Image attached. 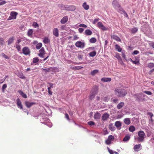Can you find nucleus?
Here are the masks:
<instances>
[{
	"mask_svg": "<svg viewBox=\"0 0 154 154\" xmlns=\"http://www.w3.org/2000/svg\"><path fill=\"white\" fill-rule=\"evenodd\" d=\"M137 134L138 137L136 138L137 141L139 142H143L146 136L144 132L143 131H140L138 132Z\"/></svg>",
	"mask_w": 154,
	"mask_h": 154,
	"instance_id": "1",
	"label": "nucleus"
},
{
	"mask_svg": "<svg viewBox=\"0 0 154 154\" xmlns=\"http://www.w3.org/2000/svg\"><path fill=\"white\" fill-rule=\"evenodd\" d=\"M115 92L116 94L120 97H123L127 94V92L124 89H116L115 90Z\"/></svg>",
	"mask_w": 154,
	"mask_h": 154,
	"instance_id": "2",
	"label": "nucleus"
},
{
	"mask_svg": "<svg viewBox=\"0 0 154 154\" xmlns=\"http://www.w3.org/2000/svg\"><path fill=\"white\" fill-rule=\"evenodd\" d=\"M114 139V137L112 135H109L108 138L105 141V143L107 145H110L111 143V141H113Z\"/></svg>",
	"mask_w": 154,
	"mask_h": 154,
	"instance_id": "3",
	"label": "nucleus"
},
{
	"mask_svg": "<svg viewBox=\"0 0 154 154\" xmlns=\"http://www.w3.org/2000/svg\"><path fill=\"white\" fill-rule=\"evenodd\" d=\"M18 14L17 12L14 11H11L10 13V16L8 18V20L15 19L16 16Z\"/></svg>",
	"mask_w": 154,
	"mask_h": 154,
	"instance_id": "4",
	"label": "nucleus"
},
{
	"mask_svg": "<svg viewBox=\"0 0 154 154\" xmlns=\"http://www.w3.org/2000/svg\"><path fill=\"white\" fill-rule=\"evenodd\" d=\"M22 53L25 55L30 54V51L29 48L27 47L23 48L22 50Z\"/></svg>",
	"mask_w": 154,
	"mask_h": 154,
	"instance_id": "5",
	"label": "nucleus"
},
{
	"mask_svg": "<svg viewBox=\"0 0 154 154\" xmlns=\"http://www.w3.org/2000/svg\"><path fill=\"white\" fill-rule=\"evenodd\" d=\"M75 45L77 47L83 48L85 46V43L84 42H82L80 41H78L75 43Z\"/></svg>",
	"mask_w": 154,
	"mask_h": 154,
	"instance_id": "6",
	"label": "nucleus"
},
{
	"mask_svg": "<svg viewBox=\"0 0 154 154\" xmlns=\"http://www.w3.org/2000/svg\"><path fill=\"white\" fill-rule=\"evenodd\" d=\"M38 56L41 58L44 57V55L45 54V51L44 48H42L39 51Z\"/></svg>",
	"mask_w": 154,
	"mask_h": 154,
	"instance_id": "7",
	"label": "nucleus"
},
{
	"mask_svg": "<svg viewBox=\"0 0 154 154\" xmlns=\"http://www.w3.org/2000/svg\"><path fill=\"white\" fill-rule=\"evenodd\" d=\"M112 4L113 7L115 9H117V8H119L120 7V5L117 0H113Z\"/></svg>",
	"mask_w": 154,
	"mask_h": 154,
	"instance_id": "8",
	"label": "nucleus"
},
{
	"mask_svg": "<svg viewBox=\"0 0 154 154\" xmlns=\"http://www.w3.org/2000/svg\"><path fill=\"white\" fill-rule=\"evenodd\" d=\"M98 87L96 85H94L93 86L91 92L97 94L98 93Z\"/></svg>",
	"mask_w": 154,
	"mask_h": 154,
	"instance_id": "9",
	"label": "nucleus"
},
{
	"mask_svg": "<svg viewBox=\"0 0 154 154\" xmlns=\"http://www.w3.org/2000/svg\"><path fill=\"white\" fill-rule=\"evenodd\" d=\"M97 25L99 28L103 31H106L107 30V29L103 26L102 23L100 22H98Z\"/></svg>",
	"mask_w": 154,
	"mask_h": 154,
	"instance_id": "10",
	"label": "nucleus"
},
{
	"mask_svg": "<svg viewBox=\"0 0 154 154\" xmlns=\"http://www.w3.org/2000/svg\"><path fill=\"white\" fill-rule=\"evenodd\" d=\"M109 115L107 113H104L102 117V120L103 121H106L109 118Z\"/></svg>",
	"mask_w": 154,
	"mask_h": 154,
	"instance_id": "11",
	"label": "nucleus"
},
{
	"mask_svg": "<svg viewBox=\"0 0 154 154\" xmlns=\"http://www.w3.org/2000/svg\"><path fill=\"white\" fill-rule=\"evenodd\" d=\"M52 69L53 70H58V69L57 67H54L52 68V67H50L46 69H42L45 71L46 72H49L51 71V69Z\"/></svg>",
	"mask_w": 154,
	"mask_h": 154,
	"instance_id": "12",
	"label": "nucleus"
},
{
	"mask_svg": "<svg viewBox=\"0 0 154 154\" xmlns=\"http://www.w3.org/2000/svg\"><path fill=\"white\" fill-rule=\"evenodd\" d=\"M16 101L17 102V104L18 107L20 108V109H23V105L20 99L18 98L17 99Z\"/></svg>",
	"mask_w": 154,
	"mask_h": 154,
	"instance_id": "13",
	"label": "nucleus"
},
{
	"mask_svg": "<svg viewBox=\"0 0 154 154\" xmlns=\"http://www.w3.org/2000/svg\"><path fill=\"white\" fill-rule=\"evenodd\" d=\"M53 35L56 37H58L59 36V31L57 28H54L53 30Z\"/></svg>",
	"mask_w": 154,
	"mask_h": 154,
	"instance_id": "14",
	"label": "nucleus"
},
{
	"mask_svg": "<svg viewBox=\"0 0 154 154\" xmlns=\"http://www.w3.org/2000/svg\"><path fill=\"white\" fill-rule=\"evenodd\" d=\"M68 18L67 16H65L63 17L60 20V23L62 24H65L66 23L68 20Z\"/></svg>",
	"mask_w": 154,
	"mask_h": 154,
	"instance_id": "15",
	"label": "nucleus"
},
{
	"mask_svg": "<svg viewBox=\"0 0 154 154\" xmlns=\"http://www.w3.org/2000/svg\"><path fill=\"white\" fill-rule=\"evenodd\" d=\"M35 104V103L33 102H29L28 101H26L25 102V105L28 108H30L33 105Z\"/></svg>",
	"mask_w": 154,
	"mask_h": 154,
	"instance_id": "16",
	"label": "nucleus"
},
{
	"mask_svg": "<svg viewBox=\"0 0 154 154\" xmlns=\"http://www.w3.org/2000/svg\"><path fill=\"white\" fill-rule=\"evenodd\" d=\"M14 36L11 37L10 38L8 41V45H10L12 44L14 42Z\"/></svg>",
	"mask_w": 154,
	"mask_h": 154,
	"instance_id": "17",
	"label": "nucleus"
},
{
	"mask_svg": "<svg viewBox=\"0 0 154 154\" xmlns=\"http://www.w3.org/2000/svg\"><path fill=\"white\" fill-rule=\"evenodd\" d=\"M112 38L116 40L117 41L121 42V40L120 38L118 36L115 35H113L111 36Z\"/></svg>",
	"mask_w": 154,
	"mask_h": 154,
	"instance_id": "18",
	"label": "nucleus"
},
{
	"mask_svg": "<svg viewBox=\"0 0 154 154\" xmlns=\"http://www.w3.org/2000/svg\"><path fill=\"white\" fill-rule=\"evenodd\" d=\"M115 125L117 128H119V129H121L120 127L122 126V124L120 121H117L115 122Z\"/></svg>",
	"mask_w": 154,
	"mask_h": 154,
	"instance_id": "19",
	"label": "nucleus"
},
{
	"mask_svg": "<svg viewBox=\"0 0 154 154\" xmlns=\"http://www.w3.org/2000/svg\"><path fill=\"white\" fill-rule=\"evenodd\" d=\"M125 105V103L123 102H121L119 103L117 106V108L119 109L122 108Z\"/></svg>",
	"mask_w": 154,
	"mask_h": 154,
	"instance_id": "20",
	"label": "nucleus"
},
{
	"mask_svg": "<svg viewBox=\"0 0 154 154\" xmlns=\"http://www.w3.org/2000/svg\"><path fill=\"white\" fill-rule=\"evenodd\" d=\"M141 146V145L140 144L135 145L134 147V149L135 151H138L139 150V149Z\"/></svg>",
	"mask_w": 154,
	"mask_h": 154,
	"instance_id": "21",
	"label": "nucleus"
},
{
	"mask_svg": "<svg viewBox=\"0 0 154 154\" xmlns=\"http://www.w3.org/2000/svg\"><path fill=\"white\" fill-rule=\"evenodd\" d=\"M101 81L103 82H110L111 80V79L110 78H105L104 77L103 78L101 79Z\"/></svg>",
	"mask_w": 154,
	"mask_h": 154,
	"instance_id": "22",
	"label": "nucleus"
},
{
	"mask_svg": "<svg viewBox=\"0 0 154 154\" xmlns=\"http://www.w3.org/2000/svg\"><path fill=\"white\" fill-rule=\"evenodd\" d=\"M100 114L99 112H97L94 114V119H97L100 118Z\"/></svg>",
	"mask_w": 154,
	"mask_h": 154,
	"instance_id": "23",
	"label": "nucleus"
},
{
	"mask_svg": "<svg viewBox=\"0 0 154 154\" xmlns=\"http://www.w3.org/2000/svg\"><path fill=\"white\" fill-rule=\"evenodd\" d=\"M124 122L126 125H129L131 123L130 119L129 118H125L124 119Z\"/></svg>",
	"mask_w": 154,
	"mask_h": 154,
	"instance_id": "24",
	"label": "nucleus"
},
{
	"mask_svg": "<svg viewBox=\"0 0 154 154\" xmlns=\"http://www.w3.org/2000/svg\"><path fill=\"white\" fill-rule=\"evenodd\" d=\"M109 128L111 131H113L115 130V128L113 125V124L111 123L109 125Z\"/></svg>",
	"mask_w": 154,
	"mask_h": 154,
	"instance_id": "25",
	"label": "nucleus"
},
{
	"mask_svg": "<svg viewBox=\"0 0 154 154\" xmlns=\"http://www.w3.org/2000/svg\"><path fill=\"white\" fill-rule=\"evenodd\" d=\"M82 6L85 10H88L89 8V5H87L86 2H85L83 4Z\"/></svg>",
	"mask_w": 154,
	"mask_h": 154,
	"instance_id": "26",
	"label": "nucleus"
},
{
	"mask_svg": "<svg viewBox=\"0 0 154 154\" xmlns=\"http://www.w3.org/2000/svg\"><path fill=\"white\" fill-rule=\"evenodd\" d=\"M85 33L86 35H91L92 33L91 31L89 29H88L85 30Z\"/></svg>",
	"mask_w": 154,
	"mask_h": 154,
	"instance_id": "27",
	"label": "nucleus"
},
{
	"mask_svg": "<svg viewBox=\"0 0 154 154\" xmlns=\"http://www.w3.org/2000/svg\"><path fill=\"white\" fill-rule=\"evenodd\" d=\"M130 136L128 134L126 135L123 139V141L125 142L128 141L130 139Z\"/></svg>",
	"mask_w": 154,
	"mask_h": 154,
	"instance_id": "28",
	"label": "nucleus"
},
{
	"mask_svg": "<svg viewBox=\"0 0 154 154\" xmlns=\"http://www.w3.org/2000/svg\"><path fill=\"white\" fill-rule=\"evenodd\" d=\"M33 33V30L32 29H29L27 33V35L29 37H32Z\"/></svg>",
	"mask_w": 154,
	"mask_h": 154,
	"instance_id": "29",
	"label": "nucleus"
},
{
	"mask_svg": "<svg viewBox=\"0 0 154 154\" xmlns=\"http://www.w3.org/2000/svg\"><path fill=\"white\" fill-rule=\"evenodd\" d=\"M43 41L45 44H47L50 42V40L48 37H45L44 38Z\"/></svg>",
	"mask_w": 154,
	"mask_h": 154,
	"instance_id": "30",
	"label": "nucleus"
},
{
	"mask_svg": "<svg viewBox=\"0 0 154 154\" xmlns=\"http://www.w3.org/2000/svg\"><path fill=\"white\" fill-rule=\"evenodd\" d=\"M117 9H118V12L120 13L121 14H123L124 13L125 11L120 6L119 8H117Z\"/></svg>",
	"mask_w": 154,
	"mask_h": 154,
	"instance_id": "31",
	"label": "nucleus"
},
{
	"mask_svg": "<svg viewBox=\"0 0 154 154\" xmlns=\"http://www.w3.org/2000/svg\"><path fill=\"white\" fill-rule=\"evenodd\" d=\"M115 49L117 50L118 52H120L121 51L122 49L117 44L115 45Z\"/></svg>",
	"mask_w": 154,
	"mask_h": 154,
	"instance_id": "32",
	"label": "nucleus"
},
{
	"mask_svg": "<svg viewBox=\"0 0 154 154\" xmlns=\"http://www.w3.org/2000/svg\"><path fill=\"white\" fill-rule=\"evenodd\" d=\"M135 127L132 125L130 126L129 128V131L131 132H133L135 131Z\"/></svg>",
	"mask_w": 154,
	"mask_h": 154,
	"instance_id": "33",
	"label": "nucleus"
},
{
	"mask_svg": "<svg viewBox=\"0 0 154 154\" xmlns=\"http://www.w3.org/2000/svg\"><path fill=\"white\" fill-rule=\"evenodd\" d=\"M18 76L19 77L22 79H25L26 78L23 74L22 72L19 73L18 74Z\"/></svg>",
	"mask_w": 154,
	"mask_h": 154,
	"instance_id": "34",
	"label": "nucleus"
},
{
	"mask_svg": "<svg viewBox=\"0 0 154 154\" xmlns=\"http://www.w3.org/2000/svg\"><path fill=\"white\" fill-rule=\"evenodd\" d=\"M42 46V44L41 43H38L36 46V48L38 50L40 49Z\"/></svg>",
	"mask_w": 154,
	"mask_h": 154,
	"instance_id": "35",
	"label": "nucleus"
},
{
	"mask_svg": "<svg viewBox=\"0 0 154 154\" xmlns=\"http://www.w3.org/2000/svg\"><path fill=\"white\" fill-rule=\"evenodd\" d=\"M96 95V94L91 92V94L89 96V98L91 100H93L94 97Z\"/></svg>",
	"mask_w": 154,
	"mask_h": 154,
	"instance_id": "36",
	"label": "nucleus"
},
{
	"mask_svg": "<svg viewBox=\"0 0 154 154\" xmlns=\"http://www.w3.org/2000/svg\"><path fill=\"white\" fill-rule=\"evenodd\" d=\"M96 54V52L95 51H93L89 53L90 56L91 57H94L95 56Z\"/></svg>",
	"mask_w": 154,
	"mask_h": 154,
	"instance_id": "37",
	"label": "nucleus"
},
{
	"mask_svg": "<svg viewBox=\"0 0 154 154\" xmlns=\"http://www.w3.org/2000/svg\"><path fill=\"white\" fill-rule=\"evenodd\" d=\"M97 41L96 39L95 38H92L90 40V42L91 43H94Z\"/></svg>",
	"mask_w": 154,
	"mask_h": 154,
	"instance_id": "38",
	"label": "nucleus"
},
{
	"mask_svg": "<svg viewBox=\"0 0 154 154\" xmlns=\"http://www.w3.org/2000/svg\"><path fill=\"white\" fill-rule=\"evenodd\" d=\"M99 72V70L97 69H95L94 70H93L91 72V74L92 75H95V74Z\"/></svg>",
	"mask_w": 154,
	"mask_h": 154,
	"instance_id": "39",
	"label": "nucleus"
},
{
	"mask_svg": "<svg viewBox=\"0 0 154 154\" xmlns=\"http://www.w3.org/2000/svg\"><path fill=\"white\" fill-rule=\"evenodd\" d=\"M82 68V67H81L80 66H74L72 67L71 69H74L75 70H78V69H81V68Z\"/></svg>",
	"mask_w": 154,
	"mask_h": 154,
	"instance_id": "40",
	"label": "nucleus"
},
{
	"mask_svg": "<svg viewBox=\"0 0 154 154\" xmlns=\"http://www.w3.org/2000/svg\"><path fill=\"white\" fill-rule=\"evenodd\" d=\"M148 67L150 68L154 67V63H150L148 64Z\"/></svg>",
	"mask_w": 154,
	"mask_h": 154,
	"instance_id": "41",
	"label": "nucleus"
},
{
	"mask_svg": "<svg viewBox=\"0 0 154 154\" xmlns=\"http://www.w3.org/2000/svg\"><path fill=\"white\" fill-rule=\"evenodd\" d=\"M39 61V59L38 57L34 58L33 59V62L34 63H36Z\"/></svg>",
	"mask_w": 154,
	"mask_h": 154,
	"instance_id": "42",
	"label": "nucleus"
},
{
	"mask_svg": "<svg viewBox=\"0 0 154 154\" xmlns=\"http://www.w3.org/2000/svg\"><path fill=\"white\" fill-rule=\"evenodd\" d=\"M16 47L17 50L18 51H21V47L20 45L19 44H16Z\"/></svg>",
	"mask_w": 154,
	"mask_h": 154,
	"instance_id": "43",
	"label": "nucleus"
},
{
	"mask_svg": "<svg viewBox=\"0 0 154 154\" xmlns=\"http://www.w3.org/2000/svg\"><path fill=\"white\" fill-rule=\"evenodd\" d=\"M132 63L134 64H139V60L138 59H136V60H133Z\"/></svg>",
	"mask_w": 154,
	"mask_h": 154,
	"instance_id": "44",
	"label": "nucleus"
},
{
	"mask_svg": "<svg viewBox=\"0 0 154 154\" xmlns=\"http://www.w3.org/2000/svg\"><path fill=\"white\" fill-rule=\"evenodd\" d=\"M20 94L23 98H26L27 97L25 93H23V92L21 91V92L20 93Z\"/></svg>",
	"mask_w": 154,
	"mask_h": 154,
	"instance_id": "45",
	"label": "nucleus"
},
{
	"mask_svg": "<svg viewBox=\"0 0 154 154\" xmlns=\"http://www.w3.org/2000/svg\"><path fill=\"white\" fill-rule=\"evenodd\" d=\"M138 30V29L137 28H134L131 29V31L133 33H135Z\"/></svg>",
	"mask_w": 154,
	"mask_h": 154,
	"instance_id": "46",
	"label": "nucleus"
},
{
	"mask_svg": "<svg viewBox=\"0 0 154 154\" xmlns=\"http://www.w3.org/2000/svg\"><path fill=\"white\" fill-rule=\"evenodd\" d=\"M148 44L151 47L154 48V42L152 41L150 42Z\"/></svg>",
	"mask_w": 154,
	"mask_h": 154,
	"instance_id": "47",
	"label": "nucleus"
},
{
	"mask_svg": "<svg viewBox=\"0 0 154 154\" xmlns=\"http://www.w3.org/2000/svg\"><path fill=\"white\" fill-rule=\"evenodd\" d=\"M48 84L50 86L49 87H48V90H51V88H52L53 84L49 82L48 83Z\"/></svg>",
	"mask_w": 154,
	"mask_h": 154,
	"instance_id": "48",
	"label": "nucleus"
},
{
	"mask_svg": "<svg viewBox=\"0 0 154 154\" xmlns=\"http://www.w3.org/2000/svg\"><path fill=\"white\" fill-rule=\"evenodd\" d=\"M143 92L148 95H151L152 94V92L149 91H144Z\"/></svg>",
	"mask_w": 154,
	"mask_h": 154,
	"instance_id": "49",
	"label": "nucleus"
},
{
	"mask_svg": "<svg viewBox=\"0 0 154 154\" xmlns=\"http://www.w3.org/2000/svg\"><path fill=\"white\" fill-rule=\"evenodd\" d=\"M90 126H92L95 125V122L93 121H89L87 123Z\"/></svg>",
	"mask_w": 154,
	"mask_h": 154,
	"instance_id": "50",
	"label": "nucleus"
},
{
	"mask_svg": "<svg viewBox=\"0 0 154 154\" xmlns=\"http://www.w3.org/2000/svg\"><path fill=\"white\" fill-rule=\"evenodd\" d=\"M109 97H106L103 98V100L105 102H108L109 100Z\"/></svg>",
	"mask_w": 154,
	"mask_h": 154,
	"instance_id": "51",
	"label": "nucleus"
},
{
	"mask_svg": "<svg viewBox=\"0 0 154 154\" xmlns=\"http://www.w3.org/2000/svg\"><path fill=\"white\" fill-rule=\"evenodd\" d=\"M32 26L34 28H35L37 27H38L39 26L38 25L36 22H34L33 23Z\"/></svg>",
	"mask_w": 154,
	"mask_h": 154,
	"instance_id": "52",
	"label": "nucleus"
},
{
	"mask_svg": "<svg viewBox=\"0 0 154 154\" xmlns=\"http://www.w3.org/2000/svg\"><path fill=\"white\" fill-rule=\"evenodd\" d=\"M115 57L117 58L119 60H121V57L119 55V54H116Z\"/></svg>",
	"mask_w": 154,
	"mask_h": 154,
	"instance_id": "53",
	"label": "nucleus"
},
{
	"mask_svg": "<svg viewBox=\"0 0 154 154\" xmlns=\"http://www.w3.org/2000/svg\"><path fill=\"white\" fill-rule=\"evenodd\" d=\"M65 118H66L67 120L69 121L70 119L69 118V116L67 113L65 114Z\"/></svg>",
	"mask_w": 154,
	"mask_h": 154,
	"instance_id": "54",
	"label": "nucleus"
},
{
	"mask_svg": "<svg viewBox=\"0 0 154 154\" xmlns=\"http://www.w3.org/2000/svg\"><path fill=\"white\" fill-rule=\"evenodd\" d=\"M118 102V99L116 98L112 100V102L114 103H117Z\"/></svg>",
	"mask_w": 154,
	"mask_h": 154,
	"instance_id": "55",
	"label": "nucleus"
},
{
	"mask_svg": "<svg viewBox=\"0 0 154 154\" xmlns=\"http://www.w3.org/2000/svg\"><path fill=\"white\" fill-rule=\"evenodd\" d=\"M79 26L80 27H83L84 28H86L87 27V26L84 24H80L79 25Z\"/></svg>",
	"mask_w": 154,
	"mask_h": 154,
	"instance_id": "56",
	"label": "nucleus"
},
{
	"mask_svg": "<svg viewBox=\"0 0 154 154\" xmlns=\"http://www.w3.org/2000/svg\"><path fill=\"white\" fill-rule=\"evenodd\" d=\"M108 149L110 154H113V152L112 150L110 149L108 147Z\"/></svg>",
	"mask_w": 154,
	"mask_h": 154,
	"instance_id": "57",
	"label": "nucleus"
},
{
	"mask_svg": "<svg viewBox=\"0 0 154 154\" xmlns=\"http://www.w3.org/2000/svg\"><path fill=\"white\" fill-rule=\"evenodd\" d=\"M7 87V85L6 84H4L2 87V89L4 90Z\"/></svg>",
	"mask_w": 154,
	"mask_h": 154,
	"instance_id": "58",
	"label": "nucleus"
},
{
	"mask_svg": "<svg viewBox=\"0 0 154 154\" xmlns=\"http://www.w3.org/2000/svg\"><path fill=\"white\" fill-rule=\"evenodd\" d=\"M80 33H82L84 30L82 28H79L78 29Z\"/></svg>",
	"mask_w": 154,
	"mask_h": 154,
	"instance_id": "59",
	"label": "nucleus"
},
{
	"mask_svg": "<svg viewBox=\"0 0 154 154\" xmlns=\"http://www.w3.org/2000/svg\"><path fill=\"white\" fill-rule=\"evenodd\" d=\"M139 53V51L137 50H135L134 51L133 54H137Z\"/></svg>",
	"mask_w": 154,
	"mask_h": 154,
	"instance_id": "60",
	"label": "nucleus"
},
{
	"mask_svg": "<svg viewBox=\"0 0 154 154\" xmlns=\"http://www.w3.org/2000/svg\"><path fill=\"white\" fill-rule=\"evenodd\" d=\"M70 9H71V10H74L75 9V8L73 6H71L69 7Z\"/></svg>",
	"mask_w": 154,
	"mask_h": 154,
	"instance_id": "61",
	"label": "nucleus"
},
{
	"mask_svg": "<svg viewBox=\"0 0 154 154\" xmlns=\"http://www.w3.org/2000/svg\"><path fill=\"white\" fill-rule=\"evenodd\" d=\"M147 114L151 117V118L153 116V114L151 112H149L147 113Z\"/></svg>",
	"mask_w": 154,
	"mask_h": 154,
	"instance_id": "62",
	"label": "nucleus"
},
{
	"mask_svg": "<svg viewBox=\"0 0 154 154\" xmlns=\"http://www.w3.org/2000/svg\"><path fill=\"white\" fill-rule=\"evenodd\" d=\"M2 54L3 57H4V58L6 59H8V56L5 54L4 53H2Z\"/></svg>",
	"mask_w": 154,
	"mask_h": 154,
	"instance_id": "63",
	"label": "nucleus"
},
{
	"mask_svg": "<svg viewBox=\"0 0 154 154\" xmlns=\"http://www.w3.org/2000/svg\"><path fill=\"white\" fill-rule=\"evenodd\" d=\"M79 38V37H78L77 35H75L73 36V40H75L78 39Z\"/></svg>",
	"mask_w": 154,
	"mask_h": 154,
	"instance_id": "64",
	"label": "nucleus"
}]
</instances>
